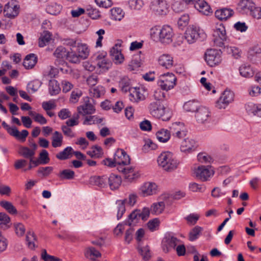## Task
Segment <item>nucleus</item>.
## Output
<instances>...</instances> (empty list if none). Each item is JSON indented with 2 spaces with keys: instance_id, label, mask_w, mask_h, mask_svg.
I'll use <instances>...</instances> for the list:
<instances>
[{
  "instance_id": "obj_21",
  "label": "nucleus",
  "mask_w": 261,
  "mask_h": 261,
  "mask_svg": "<svg viewBox=\"0 0 261 261\" xmlns=\"http://www.w3.org/2000/svg\"><path fill=\"white\" fill-rule=\"evenodd\" d=\"M151 9L158 15H163L166 13L167 4L165 0H152Z\"/></svg>"
},
{
  "instance_id": "obj_36",
  "label": "nucleus",
  "mask_w": 261,
  "mask_h": 261,
  "mask_svg": "<svg viewBox=\"0 0 261 261\" xmlns=\"http://www.w3.org/2000/svg\"><path fill=\"white\" fill-rule=\"evenodd\" d=\"M84 255L90 261H98V250L93 247H89L85 249Z\"/></svg>"
},
{
  "instance_id": "obj_33",
  "label": "nucleus",
  "mask_w": 261,
  "mask_h": 261,
  "mask_svg": "<svg viewBox=\"0 0 261 261\" xmlns=\"http://www.w3.org/2000/svg\"><path fill=\"white\" fill-rule=\"evenodd\" d=\"M37 62V57L34 54H30L25 57L23 65L26 69H31Z\"/></svg>"
},
{
  "instance_id": "obj_14",
  "label": "nucleus",
  "mask_w": 261,
  "mask_h": 261,
  "mask_svg": "<svg viewBox=\"0 0 261 261\" xmlns=\"http://www.w3.org/2000/svg\"><path fill=\"white\" fill-rule=\"evenodd\" d=\"M170 132L174 137L181 139L187 135V130L183 123L176 122L172 124Z\"/></svg>"
},
{
  "instance_id": "obj_17",
  "label": "nucleus",
  "mask_w": 261,
  "mask_h": 261,
  "mask_svg": "<svg viewBox=\"0 0 261 261\" xmlns=\"http://www.w3.org/2000/svg\"><path fill=\"white\" fill-rule=\"evenodd\" d=\"M97 82L98 74L97 73H94L88 77L87 83L90 87L89 94L90 96L98 98V86L96 85Z\"/></svg>"
},
{
  "instance_id": "obj_38",
  "label": "nucleus",
  "mask_w": 261,
  "mask_h": 261,
  "mask_svg": "<svg viewBox=\"0 0 261 261\" xmlns=\"http://www.w3.org/2000/svg\"><path fill=\"white\" fill-rule=\"evenodd\" d=\"M48 90L51 95H56L59 93L61 88L57 80L53 79L49 81Z\"/></svg>"
},
{
  "instance_id": "obj_41",
  "label": "nucleus",
  "mask_w": 261,
  "mask_h": 261,
  "mask_svg": "<svg viewBox=\"0 0 261 261\" xmlns=\"http://www.w3.org/2000/svg\"><path fill=\"white\" fill-rule=\"evenodd\" d=\"M73 153V148L70 146L66 147L63 151H60L56 155V158L60 160H65L71 157Z\"/></svg>"
},
{
  "instance_id": "obj_9",
  "label": "nucleus",
  "mask_w": 261,
  "mask_h": 261,
  "mask_svg": "<svg viewBox=\"0 0 261 261\" xmlns=\"http://www.w3.org/2000/svg\"><path fill=\"white\" fill-rule=\"evenodd\" d=\"M93 101L92 98H90L88 97H85L82 104L77 108L79 114L83 116L93 114L95 111L93 105Z\"/></svg>"
},
{
  "instance_id": "obj_55",
  "label": "nucleus",
  "mask_w": 261,
  "mask_h": 261,
  "mask_svg": "<svg viewBox=\"0 0 261 261\" xmlns=\"http://www.w3.org/2000/svg\"><path fill=\"white\" fill-rule=\"evenodd\" d=\"M225 49L228 54L231 55L236 59L241 57V50L237 47L227 46L225 47Z\"/></svg>"
},
{
  "instance_id": "obj_28",
  "label": "nucleus",
  "mask_w": 261,
  "mask_h": 261,
  "mask_svg": "<svg viewBox=\"0 0 261 261\" xmlns=\"http://www.w3.org/2000/svg\"><path fill=\"white\" fill-rule=\"evenodd\" d=\"M194 7L200 12L205 15H208L213 13L210 6L204 0L196 1L194 3Z\"/></svg>"
},
{
  "instance_id": "obj_2",
  "label": "nucleus",
  "mask_w": 261,
  "mask_h": 261,
  "mask_svg": "<svg viewBox=\"0 0 261 261\" xmlns=\"http://www.w3.org/2000/svg\"><path fill=\"white\" fill-rule=\"evenodd\" d=\"M149 113L154 117L161 119L163 121H168L172 116L171 111L160 101H152L148 106Z\"/></svg>"
},
{
  "instance_id": "obj_15",
  "label": "nucleus",
  "mask_w": 261,
  "mask_h": 261,
  "mask_svg": "<svg viewBox=\"0 0 261 261\" xmlns=\"http://www.w3.org/2000/svg\"><path fill=\"white\" fill-rule=\"evenodd\" d=\"M158 186L154 182H146L140 188L139 194L143 197L152 195L156 193Z\"/></svg>"
},
{
  "instance_id": "obj_34",
  "label": "nucleus",
  "mask_w": 261,
  "mask_h": 261,
  "mask_svg": "<svg viewBox=\"0 0 261 261\" xmlns=\"http://www.w3.org/2000/svg\"><path fill=\"white\" fill-rule=\"evenodd\" d=\"M213 36L216 37V40L219 38L222 41L225 40L226 39V31L224 25L222 24H217L214 30Z\"/></svg>"
},
{
  "instance_id": "obj_13",
  "label": "nucleus",
  "mask_w": 261,
  "mask_h": 261,
  "mask_svg": "<svg viewBox=\"0 0 261 261\" xmlns=\"http://www.w3.org/2000/svg\"><path fill=\"white\" fill-rule=\"evenodd\" d=\"M195 118L199 123H208L212 118L211 113L207 108L201 106L196 113Z\"/></svg>"
},
{
  "instance_id": "obj_29",
  "label": "nucleus",
  "mask_w": 261,
  "mask_h": 261,
  "mask_svg": "<svg viewBox=\"0 0 261 261\" xmlns=\"http://www.w3.org/2000/svg\"><path fill=\"white\" fill-rule=\"evenodd\" d=\"M158 62L163 67L170 69L173 65V57L168 54H163L159 58Z\"/></svg>"
},
{
  "instance_id": "obj_30",
  "label": "nucleus",
  "mask_w": 261,
  "mask_h": 261,
  "mask_svg": "<svg viewBox=\"0 0 261 261\" xmlns=\"http://www.w3.org/2000/svg\"><path fill=\"white\" fill-rule=\"evenodd\" d=\"M234 14L233 10L227 8L217 10L215 12L216 17L220 20H226Z\"/></svg>"
},
{
  "instance_id": "obj_64",
  "label": "nucleus",
  "mask_w": 261,
  "mask_h": 261,
  "mask_svg": "<svg viewBox=\"0 0 261 261\" xmlns=\"http://www.w3.org/2000/svg\"><path fill=\"white\" fill-rule=\"evenodd\" d=\"M15 232L18 236H22L25 231L24 226L21 223H16L14 224Z\"/></svg>"
},
{
  "instance_id": "obj_46",
  "label": "nucleus",
  "mask_w": 261,
  "mask_h": 261,
  "mask_svg": "<svg viewBox=\"0 0 261 261\" xmlns=\"http://www.w3.org/2000/svg\"><path fill=\"white\" fill-rule=\"evenodd\" d=\"M240 74L244 77H250L253 76L252 70L249 65L246 64L242 65L239 68Z\"/></svg>"
},
{
  "instance_id": "obj_51",
  "label": "nucleus",
  "mask_w": 261,
  "mask_h": 261,
  "mask_svg": "<svg viewBox=\"0 0 261 261\" xmlns=\"http://www.w3.org/2000/svg\"><path fill=\"white\" fill-rule=\"evenodd\" d=\"M0 205L11 214H17V212L16 208L10 202L5 200L1 201H0Z\"/></svg>"
},
{
  "instance_id": "obj_16",
  "label": "nucleus",
  "mask_w": 261,
  "mask_h": 261,
  "mask_svg": "<svg viewBox=\"0 0 261 261\" xmlns=\"http://www.w3.org/2000/svg\"><path fill=\"white\" fill-rule=\"evenodd\" d=\"M107 53L102 51L99 55V74L108 72L112 66V62L106 57Z\"/></svg>"
},
{
  "instance_id": "obj_27",
  "label": "nucleus",
  "mask_w": 261,
  "mask_h": 261,
  "mask_svg": "<svg viewBox=\"0 0 261 261\" xmlns=\"http://www.w3.org/2000/svg\"><path fill=\"white\" fill-rule=\"evenodd\" d=\"M126 165L122 164L116 165L117 169L119 172H122L124 175L125 178L131 181L136 177V175L134 173V170L132 167H125Z\"/></svg>"
},
{
  "instance_id": "obj_56",
  "label": "nucleus",
  "mask_w": 261,
  "mask_h": 261,
  "mask_svg": "<svg viewBox=\"0 0 261 261\" xmlns=\"http://www.w3.org/2000/svg\"><path fill=\"white\" fill-rule=\"evenodd\" d=\"M10 221L9 217L6 214L0 213V228L4 229L7 228Z\"/></svg>"
},
{
  "instance_id": "obj_23",
  "label": "nucleus",
  "mask_w": 261,
  "mask_h": 261,
  "mask_svg": "<svg viewBox=\"0 0 261 261\" xmlns=\"http://www.w3.org/2000/svg\"><path fill=\"white\" fill-rule=\"evenodd\" d=\"M19 7L13 2L7 4L4 8V14L7 17L14 18L19 13Z\"/></svg>"
},
{
  "instance_id": "obj_7",
  "label": "nucleus",
  "mask_w": 261,
  "mask_h": 261,
  "mask_svg": "<svg viewBox=\"0 0 261 261\" xmlns=\"http://www.w3.org/2000/svg\"><path fill=\"white\" fill-rule=\"evenodd\" d=\"M137 196L133 194L129 196L128 199L118 200L116 202L117 210V219H120L125 212V204L133 206L136 202Z\"/></svg>"
},
{
  "instance_id": "obj_40",
  "label": "nucleus",
  "mask_w": 261,
  "mask_h": 261,
  "mask_svg": "<svg viewBox=\"0 0 261 261\" xmlns=\"http://www.w3.org/2000/svg\"><path fill=\"white\" fill-rule=\"evenodd\" d=\"M66 59L70 62L75 64L79 63L83 60L79 57V55L73 47L70 49V51H68Z\"/></svg>"
},
{
  "instance_id": "obj_3",
  "label": "nucleus",
  "mask_w": 261,
  "mask_h": 261,
  "mask_svg": "<svg viewBox=\"0 0 261 261\" xmlns=\"http://www.w3.org/2000/svg\"><path fill=\"white\" fill-rule=\"evenodd\" d=\"M158 163L160 166L167 171L175 170L178 165L177 160L173 153L169 151L161 153L158 158Z\"/></svg>"
},
{
  "instance_id": "obj_48",
  "label": "nucleus",
  "mask_w": 261,
  "mask_h": 261,
  "mask_svg": "<svg viewBox=\"0 0 261 261\" xmlns=\"http://www.w3.org/2000/svg\"><path fill=\"white\" fill-rule=\"evenodd\" d=\"M61 180H71L74 178L75 172L70 169H64L58 175Z\"/></svg>"
},
{
  "instance_id": "obj_39",
  "label": "nucleus",
  "mask_w": 261,
  "mask_h": 261,
  "mask_svg": "<svg viewBox=\"0 0 261 261\" xmlns=\"http://www.w3.org/2000/svg\"><path fill=\"white\" fill-rule=\"evenodd\" d=\"M254 5L251 0H242L239 4L240 9L246 13H250Z\"/></svg>"
},
{
  "instance_id": "obj_31",
  "label": "nucleus",
  "mask_w": 261,
  "mask_h": 261,
  "mask_svg": "<svg viewBox=\"0 0 261 261\" xmlns=\"http://www.w3.org/2000/svg\"><path fill=\"white\" fill-rule=\"evenodd\" d=\"M142 58L141 51L139 54L133 56L131 61L129 63L127 69L129 71H134L141 66Z\"/></svg>"
},
{
  "instance_id": "obj_62",
  "label": "nucleus",
  "mask_w": 261,
  "mask_h": 261,
  "mask_svg": "<svg viewBox=\"0 0 261 261\" xmlns=\"http://www.w3.org/2000/svg\"><path fill=\"white\" fill-rule=\"evenodd\" d=\"M143 5L142 0H130L129 2V6L131 9L140 10Z\"/></svg>"
},
{
  "instance_id": "obj_10",
  "label": "nucleus",
  "mask_w": 261,
  "mask_h": 261,
  "mask_svg": "<svg viewBox=\"0 0 261 261\" xmlns=\"http://www.w3.org/2000/svg\"><path fill=\"white\" fill-rule=\"evenodd\" d=\"M234 93L230 90H225L216 102V107L218 109H225L228 105L233 101Z\"/></svg>"
},
{
  "instance_id": "obj_63",
  "label": "nucleus",
  "mask_w": 261,
  "mask_h": 261,
  "mask_svg": "<svg viewBox=\"0 0 261 261\" xmlns=\"http://www.w3.org/2000/svg\"><path fill=\"white\" fill-rule=\"evenodd\" d=\"M258 104H254L252 102H249L245 106V109L248 113H252L256 115Z\"/></svg>"
},
{
  "instance_id": "obj_45",
  "label": "nucleus",
  "mask_w": 261,
  "mask_h": 261,
  "mask_svg": "<svg viewBox=\"0 0 261 261\" xmlns=\"http://www.w3.org/2000/svg\"><path fill=\"white\" fill-rule=\"evenodd\" d=\"M119 86L123 92L130 91L132 87H130V82L127 76L122 77L119 82Z\"/></svg>"
},
{
  "instance_id": "obj_37",
  "label": "nucleus",
  "mask_w": 261,
  "mask_h": 261,
  "mask_svg": "<svg viewBox=\"0 0 261 261\" xmlns=\"http://www.w3.org/2000/svg\"><path fill=\"white\" fill-rule=\"evenodd\" d=\"M200 107L198 101L190 100L185 103L183 108L187 112L196 113Z\"/></svg>"
},
{
  "instance_id": "obj_6",
  "label": "nucleus",
  "mask_w": 261,
  "mask_h": 261,
  "mask_svg": "<svg viewBox=\"0 0 261 261\" xmlns=\"http://www.w3.org/2000/svg\"><path fill=\"white\" fill-rule=\"evenodd\" d=\"M176 81L175 75L168 72L160 75L158 84L163 90L168 91L174 87Z\"/></svg>"
},
{
  "instance_id": "obj_60",
  "label": "nucleus",
  "mask_w": 261,
  "mask_h": 261,
  "mask_svg": "<svg viewBox=\"0 0 261 261\" xmlns=\"http://www.w3.org/2000/svg\"><path fill=\"white\" fill-rule=\"evenodd\" d=\"M41 258L44 261H61V259L55 257L53 255H50L47 254L46 250L45 249H43L41 252Z\"/></svg>"
},
{
  "instance_id": "obj_1",
  "label": "nucleus",
  "mask_w": 261,
  "mask_h": 261,
  "mask_svg": "<svg viewBox=\"0 0 261 261\" xmlns=\"http://www.w3.org/2000/svg\"><path fill=\"white\" fill-rule=\"evenodd\" d=\"M150 35L153 41L168 44L173 41L174 33L169 25H165L162 28L156 25L150 29Z\"/></svg>"
},
{
  "instance_id": "obj_12",
  "label": "nucleus",
  "mask_w": 261,
  "mask_h": 261,
  "mask_svg": "<svg viewBox=\"0 0 261 261\" xmlns=\"http://www.w3.org/2000/svg\"><path fill=\"white\" fill-rule=\"evenodd\" d=\"M180 240L173 235L168 234L164 238L162 242V249L164 252L168 253L172 249H175Z\"/></svg>"
},
{
  "instance_id": "obj_53",
  "label": "nucleus",
  "mask_w": 261,
  "mask_h": 261,
  "mask_svg": "<svg viewBox=\"0 0 261 261\" xmlns=\"http://www.w3.org/2000/svg\"><path fill=\"white\" fill-rule=\"evenodd\" d=\"M113 19L121 20L124 16V13L120 8H114L111 10Z\"/></svg>"
},
{
  "instance_id": "obj_42",
  "label": "nucleus",
  "mask_w": 261,
  "mask_h": 261,
  "mask_svg": "<svg viewBox=\"0 0 261 261\" xmlns=\"http://www.w3.org/2000/svg\"><path fill=\"white\" fill-rule=\"evenodd\" d=\"M42 82L36 80L29 83L27 86V92L29 94H32L36 92L41 87Z\"/></svg>"
},
{
  "instance_id": "obj_19",
  "label": "nucleus",
  "mask_w": 261,
  "mask_h": 261,
  "mask_svg": "<svg viewBox=\"0 0 261 261\" xmlns=\"http://www.w3.org/2000/svg\"><path fill=\"white\" fill-rule=\"evenodd\" d=\"M69 44L72 46L73 48H75L79 55V57H81L83 60L86 59L89 56V49L86 44L77 43L75 41L71 40Z\"/></svg>"
},
{
  "instance_id": "obj_59",
  "label": "nucleus",
  "mask_w": 261,
  "mask_h": 261,
  "mask_svg": "<svg viewBox=\"0 0 261 261\" xmlns=\"http://www.w3.org/2000/svg\"><path fill=\"white\" fill-rule=\"evenodd\" d=\"M61 9V6L56 4L48 5L46 8V12L51 15H56Z\"/></svg>"
},
{
  "instance_id": "obj_58",
  "label": "nucleus",
  "mask_w": 261,
  "mask_h": 261,
  "mask_svg": "<svg viewBox=\"0 0 261 261\" xmlns=\"http://www.w3.org/2000/svg\"><path fill=\"white\" fill-rule=\"evenodd\" d=\"M48 153L46 150H42L39 154V159L37 160L39 164H46L49 162Z\"/></svg>"
},
{
  "instance_id": "obj_50",
  "label": "nucleus",
  "mask_w": 261,
  "mask_h": 261,
  "mask_svg": "<svg viewBox=\"0 0 261 261\" xmlns=\"http://www.w3.org/2000/svg\"><path fill=\"white\" fill-rule=\"evenodd\" d=\"M29 115L33 118L35 121L41 124H45L47 123L46 119L42 115L37 113L35 111H29Z\"/></svg>"
},
{
  "instance_id": "obj_32",
  "label": "nucleus",
  "mask_w": 261,
  "mask_h": 261,
  "mask_svg": "<svg viewBox=\"0 0 261 261\" xmlns=\"http://www.w3.org/2000/svg\"><path fill=\"white\" fill-rule=\"evenodd\" d=\"M110 55L116 64H121L124 61V58L121 53V50L117 49L116 47H112L111 48Z\"/></svg>"
},
{
  "instance_id": "obj_8",
  "label": "nucleus",
  "mask_w": 261,
  "mask_h": 261,
  "mask_svg": "<svg viewBox=\"0 0 261 261\" xmlns=\"http://www.w3.org/2000/svg\"><path fill=\"white\" fill-rule=\"evenodd\" d=\"M194 174L196 177L203 181H205L213 176L214 171L211 166H200L195 169Z\"/></svg>"
},
{
  "instance_id": "obj_49",
  "label": "nucleus",
  "mask_w": 261,
  "mask_h": 261,
  "mask_svg": "<svg viewBox=\"0 0 261 261\" xmlns=\"http://www.w3.org/2000/svg\"><path fill=\"white\" fill-rule=\"evenodd\" d=\"M203 228L199 226H196L194 227L190 232L189 235V240L191 241H194L197 240L202 231Z\"/></svg>"
},
{
  "instance_id": "obj_20",
  "label": "nucleus",
  "mask_w": 261,
  "mask_h": 261,
  "mask_svg": "<svg viewBox=\"0 0 261 261\" xmlns=\"http://www.w3.org/2000/svg\"><path fill=\"white\" fill-rule=\"evenodd\" d=\"M197 146V143L194 140L187 138L181 143L180 150L186 153H189L195 151Z\"/></svg>"
},
{
  "instance_id": "obj_11",
  "label": "nucleus",
  "mask_w": 261,
  "mask_h": 261,
  "mask_svg": "<svg viewBox=\"0 0 261 261\" xmlns=\"http://www.w3.org/2000/svg\"><path fill=\"white\" fill-rule=\"evenodd\" d=\"M205 60L210 66L213 67L219 64L221 61V57L219 51L210 49L205 54Z\"/></svg>"
},
{
  "instance_id": "obj_22",
  "label": "nucleus",
  "mask_w": 261,
  "mask_h": 261,
  "mask_svg": "<svg viewBox=\"0 0 261 261\" xmlns=\"http://www.w3.org/2000/svg\"><path fill=\"white\" fill-rule=\"evenodd\" d=\"M114 161L117 165L124 164L128 165L130 164L129 156L126 154V152L122 149H118L114 154Z\"/></svg>"
},
{
  "instance_id": "obj_44",
  "label": "nucleus",
  "mask_w": 261,
  "mask_h": 261,
  "mask_svg": "<svg viewBox=\"0 0 261 261\" xmlns=\"http://www.w3.org/2000/svg\"><path fill=\"white\" fill-rule=\"evenodd\" d=\"M63 142V136L62 134L58 131H55L52 137V146L55 147H60Z\"/></svg>"
},
{
  "instance_id": "obj_54",
  "label": "nucleus",
  "mask_w": 261,
  "mask_h": 261,
  "mask_svg": "<svg viewBox=\"0 0 261 261\" xmlns=\"http://www.w3.org/2000/svg\"><path fill=\"white\" fill-rule=\"evenodd\" d=\"M261 54V45L255 44L250 47L248 52V57L250 59L257 55Z\"/></svg>"
},
{
  "instance_id": "obj_4",
  "label": "nucleus",
  "mask_w": 261,
  "mask_h": 261,
  "mask_svg": "<svg viewBox=\"0 0 261 261\" xmlns=\"http://www.w3.org/2000/svg\"><path fill=\"white\" fill-rule=\"evenodd\" d=\"M206 35L199 27L189 25L185 33V38L189 44L195 42L198 39L203 40Z\"/></svg>"
},
{
  "instance_id": "obj_5",
  "label": "nucleus",
  "mask_w": 261,
  "mask_h": 261,
  "mask_svg": "<svg viewBox=\"0 0 261 261\" xmlns=\"http://www.w3.org/2000/svg\"><path fill=\"white\" fill-rule=\"evenodd\" d=\"M150 211L148 208L144 207L142 210H135L133 211L125 220V223L128 226L135 225L140 219L146 220L149 217Z\"/></svg>"
},
{
  "instance_id": "obj_35",
  "label": "nucleus",
  "mask_w": 261,
  "mask_h": 261,
  "mask_svg": "<svg viewBox=\"0 0 261 261\" xmlns=\"http://www.w3.org/2000/svg\"><path fill=\"white\" fill-rule=\"evenodd\" d=\"M170 132L168 130L162 128L156 133V136L160 142H167L170 138Z\"/></svg>"
},
{
  "instance_id": "obj_52",
  "label": "nucleus",
  "mask_w": 261,
  "mask_h": 261,
  "mask_svg": "<svg viewBox=\"0 0 261 261\" xmlns=\"http://www.w3.org/2000/svg\"><path fill=\"white\" fill-rule=\"evenodd\" d=\"M164 90L162 89H157L154 90L153 97L155 101H163L166 98V92L164 91Z\"/></svg>"
},
{
  "instance_id": "obj_25",
  "label": "nucleus",
  "mask_w": 261,
  "mask_h": 261,
  "mask_svg": "<svg viewBox=\"0 0 261 261\" xmlns=\"http://www.w3.org/2000/svg\"><path fill=\"white\" fill-rule=\"evenodd\" d=\"M143 89L140 88H133L129 91V98L130 101L138 102L145 99V95L143 93Z\"/></svg>"
},
{
  "instance_id": "obj_26",
  "label": "nucleus",
  "mask_w": 261,
  "mask_h": 261,
  "mask_svg": "<svg viewBox=\"0 0 261 261\" xmlns=\"http://www.w3.org/2000/svg\"><path fill=\"white\" fill-rule=\"evenodd\" d=\"M19 153L23 158L29 159L30 162L33 163L34 166H37L39 165V163L38 161L33 160V157L35 154L34 150H31L29 147L24 146L20 147Z\"/></svg>"
},
{
  "instance_id": "obj_47",
  "label": "nucleus",
  "mask_w": 261,
  "mask_h": 261,
  "mask_svg": "<svg viewBox=\"0 0 261 261\" xmlns=\"http://www.w3.org/2000/svg\"><path fill=\"white\" fill-rule=\"evenodd\" d=\"M37 241V237L33 231L30 230L26 236V241L29 248L33 249L35 248V241Z\"/></svg>"
},
{
  "instance_id": "obj_57",
  "label": "nucleus",
  "mask_w": 261,
  "mask_h": 261,
  "mask_svg": "<svg viewBox=\"0 0 261 261\" xmlns=\"http://www.w3.org/2000/svg\"><path fill=\"white\" fill-rule=\"evenodd\" d=\"M165 208V203L163 201L159 202L156 203H153L151 210L153 213H154L156 215H159L163 211Z\"/></svg>"
},
{
  "instance_id": "obj_18",
  "label": "nucleus",
  "mask_w": 261,
  "mask_h": 261,
  "mask_svg": "<svg viewBox=\"0 0 261 261\" xmlns=\"http://www.w3.org/2000/svg\"><path fill=\"white\" fill-rule=\"evenodd\" d=\"M68 51L63 46L58 47L54 53V56L56 58L55 63L57 66L64 65L67 64L65 61L66 59Z\"/></svg>"
},
{
  "instance_id": "obj_61",
  "label": "nucleus",
  "mask_w": 261,
  "mask_h": 261,
  "mask_svg": "<svg viewBox=\"0 0 261 261\" xmlns=\"http://www.w3.org/2000/svg\"><path fill=\"white\" fill-rule=\"evenodd\" d=\"M199 162L201 163H210L212 162V158L205 153H200L197 155Z\"/></svg>"
},
{
  "instance_id": "obj_43",
  "label": "nucleus",
  "mask_w": 261,
  "mask_h": 261,
  "mask_svg": "<svg viewBox=\"0 0 261 261\" xmlns=\"http://www.w3.org/2000/svg\"><path fill=\"white\" fill-rule=\"evenodd\" d=\"M51 34L48 31H44L41 34L39 39L38 45L39 47H43L48 43L51 39Z\"/></svg>"
},
{
  "instance_id": "obj_24",
  "label": "nucleus",
  "mask_w": 261,
  "mask_h": 261,
  "mask_svg": "<svg viewBox=\"0 0 261 261\" xmlns=\"http://www.w3.org/2000/svg\"><path fill=\"white\" fill-rule=\"evenodd\" d=\"M105 180L104 185L109 184L111 189L115 190L120 186L121 183L120 176L114 174H111L109 177L103 178Z\"/></svg>"
}]
</instances>
